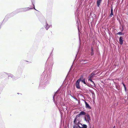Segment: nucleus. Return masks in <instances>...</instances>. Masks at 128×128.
Listing matches in <instances>:
<instances>
[{
	"label": "nucleus",
	"instance_id": "f257e3e1",
	"mask_svg": "<svg viewBox=\"0 0 128 128\" xmlns=\"http://www.w3.org/2000/svg\"><path fill=\"white\" fill-rule=\"evenodd\" d=\"M78 117H77V116H76L74 120V124L77 125L79 128V126H80V124H81L80 123V122L79 119L78 118Z\"/></svg>",
	"mask_w": 128,
	"mask_h": 128
},
{
	"label": "nucleus",
	"instance_id": "f03ea898",
	"mask_svg": "<svg viewBox=\"0 0 128 128\" xmlns=\"http://www.w3.org/2000/svg\"><path fill=\"white\" fill-rule=\"evenodd\" d=\"M84 120L87 123L90 124V117L89 115L87 114L85 116Z\"/></svg>",
	"mask_w": 128,
	"mask_h": 128
},
{
	"label": "nucleus",
	"instance_id": "7ed1b4c3",
	"mask_svg": "<svg viewBox=\"0 0 128 128\" xmlns=\"http://www.w3.org/2000/svg\"><path fill=\"white\" fill-rule=\"evenodd\" d=\"M81 79V78H80L76 82V86L77 88H80V82Z\"/></svg>",
	"mask_w": 128,
	"mask_h": 128
},
{
	"label": "nucleus",
	"instance_id": "20e7f679",
	"mask_svg": "<svg viewBox=\"0 0 128 128\" xmlns=\"http://www.w3.org/2000/svg\"><path fill=\"white\" fill-rule=\"evenodd\" d=\"M87 126L85 124H80L79 126V128H87Z\"/></svg>",
	"mask_w": 128,
	"mask_h": 128
},
{
	"label": "nucleus",
	"instance_id": "39448f33",
	"mask_svg": "<svg viewBox=\"0 0 128 128\" xmlns=\"http://www.w3.org/2000/svg\"><path fill=\"white\" fill-rule=\"evenodd\" d=\"M86 114V113L83 111H81L80 113L78 114L76 116L77 117H79L80 116L82 115H85Z\"/></svg>",
	"mask_w": 128,
	"mask_h": 128
},
{
	"label": "nucleus",
	"instance_id": "423d86ee",
	"mask_svg": "<svg viewBox=\"0 0 128 128\" xmlns=\"http://www.w3.org/2000/svg\"><path fill=\"white\" fill-rule=\"evenodd\" d=\"M80 78H81V79L80 80V81H81L82 82H83L84 84H86V83L85 82V79L83 78V76H82Z\"/></svg>",
	"mask_w": 128,
	"mask_h": 128
},
{
	"label": "nucleus",
	"instance_id": "0eeeda50",
	"mask_svg": "<svg viewBox=\"0 0 128 128\" xmlns=\"http://www.w3.org/2000/svg\"><path fill=\"white\" fill-rule=\"evenodd\" d=\"M93 75H92V74L91 75H90L89 77L88 80H90L91 82H92L93 84H94V82L92 80H91V78L93 77Z\"/></svg>",
	"mask_w": 128,
	"mask_h": 128
},
{
	"label": "nucleus",
	"instance_id": "6e6552de",
	"mask_svg": "<svg viewBox=\"0 0 128 128\" xmlns=\"http://www.w3.org/2000/svg\"><path fill=\"white\" fill-rule=\"evenodd\" d=\"M123 41V38L122 37H120L119 39V41L121 44H122Z\"/></svg>",
	"mask_w": 128,
	"mask_h": 128
},
{
	"label": "nucleus",
	"instance_id": "1a4fd4ad",
	"mask_svg": "<svg viewBox=\"0 0 128 128\" xmlns=\"http://www.w3.org/2000/svg\"><path fill=\"white\" fill-rule=\"evenodd\" d=\"M85 104H86V108L90 109L91 108V107L88 104L86 101L85 102Z\"/></svg>",
	"mask_w": 128,
	"mask_h": 128
},
{
	"label": "nucleus",
	"instance_id": "9d476101",
	"mask_svg": "<svg viewBox=\"0 0 128 128\" xmlns=\"http://www.w3.org/2000/svg\"><path fill=\"white\" fill-rule=\"evenodd\" d=\"M102 1V0H97V5L98 7H99L100 3Z\"/></svg>",
	"mask_w": 128,
	"mask_h": 128
},
{
	"label": "nucleus",
	"instance_id": "9b49d317",
	"mask_svg": "<svg viewBox=\"0 0 128 128\" xmlns=\"http://www.w3.org/2000/svg\"><path fill=\"white\" fill-rule=\"evenodd\" d=\"M113 10L112 7L111 10V13L110 14V16H112L113 15Z\"/></svg>",
	"mask_w": 128,
	"mask_h": 128
},
{
	"label": "nucleus",
	"instance_id": "f8f14e48",
	"mask_svg": "<svg viewBox=\"0 0 128 128\" xmlns=\"http://www.w3.org/2000/svg\"><path fill=\"white\" fill-rule=\"evenodd\" d=\"M117 34H118L120 35H122V34H123L121 32H119Z\"/></svg>",
	"mask_w": 128,
	"mask_h": 128
},
{
	"label": "nucleus",
	"instance_id": "ddd939ff",
	"mask_svg": "<svg viewBox=\"0 0 128 128\" xmlns=\"http://www.w3.org/2000/svg\"><path fill=\"white\" fill-rule=\"evenodd\" d=\"M78 126L77 125L74 124L73 126V128H78Z\"/></svg>",
	"mask_w": 128,
	"mask_h": 128
},
{
	"label": "nucleus",
	"instance_id": "4468645a",
	"mask_svg": "<svg viewBox=\"0 0 128 128\" xmlns=\"http://www.w3.org/2000/svg\"><path fill=\"white\" fill-rule=\"evenodd\" d=\"M48 24H47V26L46 27V30H47L48 29V28H49V27L48 26Z\"/></svg>",
	"mask_w": 128,
	"mask_h": 128
},
{
	"label": "nucleus",
	"instance_id": "2eb2a0df",
	"mask_svg": "<svg viewBox=\"0 0 128 128\" xmlns=\"http://www.w3.org/2000/svg\"><path fill=\"white\" fill-rule=\"evenodd\" d=\"M73 97V98L74 99H76V100H77V99H76V98H75V97Z\"/></svg>",
	"mask_w": 128,
	"mask_h": 128
},
{
	"label": "nucleus",
	"instance_id": "dca6fc26",
	"mask_svg": "<svg viewBox=\"0 0 128 128\" xmlns=\"http://www.w3.org/2000/svg\"><path fill=\"white\" fill-rule=\"evenodd\" d=\"M55 96V95H54V97H53V99H54V96Z\"/></svg>",
	"mask_w": 128,
	"mask_h": 128
},
{
	"label": "nucleus",
	"instance_id": "f3484780",
	"mask_svg": "<svg viewBox=\"0 0 128 128\" xmlns=\"http://www.w3.org/2000/svg\"><path fill=\"white\" fill-rule=\"evenodd\" d=\"M123 85H124V87L125 88V86L124 85V84H123Z\"/></svg>",
	"mask_w": 128,
	"mask_h": 128
},
{
	"label": "nucleus",
	"instance_id": "a211bd4d",
	"mask_svg": "<svg viewBox=\"0 0 128 128\" xmlns=\"http://www.w3.org/2000/svg\"><path fill=\"white\" fill-rule=\"evenodd\" d=\"M124 89H125V91H126V88H124Z\"/></svg>",
	"mask_w": 128,
	"mask_h": 128
},
{
	"label": "nucleus",
	"instance_id": "6ab92c4d",
	"mask_svg": "<svg viewBox=\"0 0 128 128\" xmlns=\"http://www.w3.org/2000/svg\"><path fill=\"white\" fill-rule=\"evenodd\" d=\"M113 128H115V126H114L113 127Z\"/></svg>",
	"mask_w": 128,
	"mask_h": 128
},
{
	"label": "nucleus",
	"instance_id": "aec40b11",
	"mask_svg": "<svg viewBox=\"0 0 128 128\" xmlns=\"http://www.w3.org/2000/svg\"><path fill=\"white\" fill-rule=\"evenodd\" d=\"M78 31H79V28H78Z\"/></svg>",
	"mask_w": 128,
	"mask_h": 128
}]
</instances>
